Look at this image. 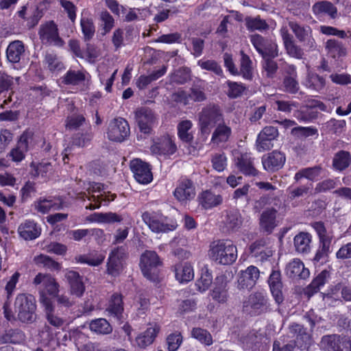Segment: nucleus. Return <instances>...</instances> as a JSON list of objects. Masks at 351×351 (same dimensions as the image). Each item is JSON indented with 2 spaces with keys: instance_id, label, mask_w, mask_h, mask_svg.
<instances>
[{
  "instance_id": "obj_38",
  "label": "nucleus",
  "mask_w": 351,
  "mask_h": 351,
  "mask_svg": "<svg viewBox=\"0 0 351 351\" xmlns=\"http://www.w3.org/2000/svg\"><path fill=\"white\" fill-rule=\"evenodd\" d=\"M312 236L305 232H300L294 237V246L299 253L306 254L311 250Z\"/></svg>"
},
{
  "instance_id": "obj_40",
  "label": "nucleus",
  "mask_w": 351,
  "mask_h": 351,
  "mask_svg": "<svg viewBox=\"0 0 351 351\" xmlns=\"http://www.w3.org/2000/svg\"><path fill=\"white\" fill-rule=\"evenodd\" d=\"M25 52L24 45L21 40H14L10 43L6 50V56L9 62L17 63L21 55Z\"/></svg>"
},
{
  "instance_id": "obj_5",
  "label": "nucleus",
  "mask_w": 351,
  "mask_h": 351,
  "mask_svg": "<svg viewBox=\"0 0 351 351\" xmlns=\"http://www.w3.org/2000/svg\"><path fill=\"white\" fill-rule=\"evenodd\" d=\"M130 129L128 121L121 117L112 119L108 128L107 135L109 140L122 142L129 136Z\"/></svg>"
},
{
  "instance_id": "obj_50",
  "label": "nucleus",
  "mask_w": 351,
  "mask_h": 351,
  "mask_svg": "<svg viewBox=\"0 0 351 351\" xmlns=\"http://www.w3.org/2000/svg\"><path fill=\"white\" fill-rule=\"evenodd\" d=\"M176 278L180 282H186L193 278V269L190 265H178L176 267Z\"/></svg>"
},
{
  "instance_id": "obj_46",
  "label": "nucleus",
  "mask_w": 351,
  "mask_h": 351,
  "mask_svg": "<svg viewBox=\"0 0 351 351\" xmlns=\"http://www.w3.org/2000/svg\"><path fill=\"white\" fill-rule=\"evenodd\" d=\"M240 70L241 74L243 78L251 80L253 77L252 61L249 56L245 54L243 51H241Z\"/></svg>"
},
{
  "instance_id": "obj_43",
  "label": "nucleus",
  "mask_w": 351,
  "mask_h": 351,
  "mask_svg": "<svg viewBox=\"0 0 351 351\" xmlns=\"http://www.w3.org/2000/svg\"><path fill=\"white\" fill-rule=\"evenodd\" d=\"M117 195L114 193H110V192H104L99 195H91L88 197V200L93 202L89 205L86 206V209L95 210L99 208L102 204L108 205L111 201H113L116 198Z\"/></svg>"
},
{
  "instance_id": "obj_36",
  "label": "nucleus",
  "mask_w": 351,
  "mask_h": 351,
  "mask_svg": "<svg viewBox=\"0 0 351 351\" xmlns=\"http://www.w3.org/2000/svg\"><path fill=\"white\" fill-rule=\"evenodd\" d=\"M20 236L25 240H32L40 234V229L32 221H26L18 228Z\"/></svg>"
},
{
  "instance_id": "obj_32",
  "label": "nucleus",
  "mask_w": 351,
  "mask_h": 351,
  "mask_svg": "<svg viewBox=\"0 0 351 351\" xmlns=\"http://www.w3.org/2000/svg\"><path fill=\"white\" fill-rule=\"evenodd\" d=\"M323 172L324 169L320 165L311 167L302 168L295 173L294 180L298 182L302 178H306L309 181L314 182L321 177Z\"/></svg>"
},
{
  "instance_id": "obj_18",
  "label": "nucleus",
  "mask_w": 351,
  "mask_h": 351,
  "mask_svg": "<svg viewBox=\"0 0 351 351\" xmlns=\"http://www.w3.org/2000/svg\"><path fill=\"white\" fill-rule=\"evenodd\" d=\"M34 284L36 285H42L43 289H39V294L41 291H44L46 297L47 294L56 297L59 291L58 284L55 279L49 275L43 274L39 273L34 279ZM40 300V298L39 299Z\"/></svg>"
},
{
  "instance_id": "obj_54",
  "label": "nucleus",
  "mask_w": 351,
  "mask_h": 351,
  "mask_svg": "<svg viewBox=\"0 0 351 351\" xmlns=\"http://www.w3.org/2000/svg\"><path fill=\"white\" fill-rule=\"evenodd\" d=\"M305 85L308 88L320 91L325 86V79L316 73H308Z\"/></svg>"
},
{
  "instance_id": "obj_25",
  "label": "nucleus",
  "mask_w": 351,
  "mask_h": 351,
  "mask_svg": "<svg viewBox=\"0 0 351 351\" xmlns=\"http://www.w3.org/2000/svg\"><path fill=\"white\" fill-rule=\"evenodd\" d=\"M268 283L276 302L278 304H281L284 300V297L282 291V282L280 271H272L269 277Z\"/></svg>"
},
{
  "instance_id": "obj_16",
  "label": "nucleus",
  "mask_w": 351,
  "mask_h": 351,
  "mask_svg": "<svg viewBox=\"0 0 351 351\" xmlns=\"http://www.w3.org/2000/svg\"><path fill=\"white\" fill-rule=\"evenodd\" d=\"M33 133L30 131H25L21 136L16 147L12 149L9 155L14 162H21L25 158V153L29 149L32 144Z\"/></svg>"
},
{
  "instance_id": "obj_60",
  "label": "nucleus",
  "mask_w": 351,
  "mask_h": 351,
  "mask_svg": "<svg viewBox=\"0 0 351 351\" xmlns=\"http://www.w3.org/2000/svg\"><path fill=\"white\" fill-rule=\"evenodd\" d=\"M282 86L284 90L290 94H295L300 89L299 83L293 76L285 75Z\"/></svg>"
},
{
  "instance_id": "obj_31",
  "label": "nucleus",
  "mask_w": 351,
  "mask_h": 351,
  "mask_svg": "<svg viewBox=\"0 0 351 351\" xmlns=\"http://www.w3.org/2000/svg\"><path fill=\"white\" fill-rule=\"evenodd\" d=\"M343 337L337 334L324 335L319 343L320 348L324 351H341Z\"/></svg>"
},
{
  "instance_id": "obj_20",
  "label": "nucleus",
  "mask_w": 351,
  "mask_h": 351,
  "mask_svg": "<svg viewBox=\"0 0 351 351\" xmlns=\"http://www.w3.org/2000/svg\"><path fill=\"white\" fill-rule=\"evenodd\" d=\"M254 160L250 154H241L237 157L235 164L239 171L245 176L255 177L259 174V171L254 167Z\"/></svg>"
},
{
  "instance_id": "obj_27",
  "label": "nucleus",
  "mask_w": 351,
  "mask_h": 351,
  "mask_svg": "<svg viewBox=\"0 0 351 351\" xmlns=\"http://www.w3.org/2000/svg\"><path fill=\"white\" fill-rule=\"evenodd\" d=\"M231 135V128L226 124L225 121H223L215 127V129L212 133L210 143L216 145H219L221 143H225L228 142Z\"/></svg>"
},
{
  "instance_id": "obj_41",
  "label": "nucleus",
  "mask_w": 351,
  "mask_h": 351,
  "mask_svg": "<svg viewBox=\"0 0 351 351\" xmlns=\"http://www.w3.org/2000/svg\"><path fill=\"white\" fill-rule=\"evenodd\" d=\"M26 336L23 330L19 328H10L5 331L1 337V341L4 343H22L25 341Z\"/></svg>"
},
{
  "instance_id": "obj_45",
  "label": "nucleus",
  "mask_w": 351,
  "mask_h": 351,
  "mask_svg": "<svg viewBox=\"0 0 351 351\" xmlns=\"http://www.w3.org/2000/svg\"><path fill=\"white\" fill-rule=\"evenodd\" d=\"M312 10L315 15L328 14L331 18H335L337 12V8L330 1H323L315 3Z\"/></svg>"
},
{
  "instance_id": "obj_9",
  "label": "nucleus",
  "mask_w": 351,
  "mask_h": 351,
  "mask_svg": "<svg viewBox=\"0 0 351 351\" xmlns=\"http://www.w3.org/2000/svg\"><path fill=\"white\" fill-rule=\"evenodd\" d=\"M136 121L139 130L144 134H150L156 122L154 111L147 107H142L135 112Z\"/></svg>"
},
{
  "instance_id": "obj_48",
  "label": "nucleus",
  "mask_w": 351,
  "mask_h": 351,
  "mask_svg": "<svg viewBox=\"0 0 351 351\" xmlns=\"http://www.w3.org/2000/svg\"><path fill=\"white\" fill-rule=\"evenodd\" d=\"M193 123L189 120L182 121L178 125V134L179 138L183 141L187 143L191 144L193 143V134L190 132Z\"/></svg>"
},
{
  "instance_id": "obj_59",
  "label": "nucleus",
  "mask_w": 351,
  "mask_h": 351,
  "mask_svg": "<svg viewBox=\"0 0 351 351\" xmlns=\"http://www.w3.org/2000/svg\"><path fill=\"white\" fill-rule=\"evenodd\" d=\"M81 27L86 42L89 41L95 35V27L92 20L88 19H81Z\"/></svg>"
},
{
  "instance_id": "obj_58",
  "label": "nucleus",
  "mask_w": 351,
  "mask_h": 351,
  "mask_svg": "<svg viewBox=\"0 0 351 351\" xmlns=\"http://www.w3.org/2000/svg\"><path fill=\"white\" fill-rule=\"evenodd\" d=\"M191 336L202 343L210 346L213 343V338L210 332L201 328H194L191 330Z\"/></svg>"
},
{
  "instance_id": "obj_62",
  "label": "nucleus",
  "mask_w": 351,
  "mask_h": 351,
  "mask_svg": "<svg viewBox=\"0 0 351 351\" xmlns=\"http://www.w3.org/2000/svg\"><path fill=\"white\" fill-rule=\"evenodd\" d=\"M100 20L101 21V26L104 29L103 34L105 35L110 32L114 25V20L113 17L107 11H103L100 14Z\"/></svg>"
},
{
  "instance_id": "obj_19",
  "label": "nucleus",
  "mask_w": 351,
  "mask_h": 351,
  "mask_svg": "<svg viewBox=\"0 0 351 351\" xmlns=\"http://www.w3.org/2000/svg\"><path fill=\"white\" fill-rule=\"evenodd\" d=\"M40 303L44 307L48 323L57 328H60L64 324V319L55 315L53 303L50 298L45 296L44 291L40 292Z\"/></svg>"
},
{
  "instance_id": "obj_53",
  "label": "nucleus",
  "mask_w": 351,
  "mask_h": 351,
  "mask_svg": "<svg viewBox=\"0 0 351 351\" xmlns=\"http://www.w3.org/2000/svg\"><path fill=\"white\" fill-rule=\"evenodd\" d=\"M93 220L98 223H112L121 222L123 220L121 216L115 213H95L92 215Z\"/></svg>"
},
{
  "instance_id": "obj_12",
  "label": "nucleus",
  "mask_w": 351,
  "mask_h": 351,
  "mask_svg": "<svg viewBox=\"0 0 351 351\" xmlns=\"http://www.w3.org/2000/svg\"><path fill=\"white\" fill-rule=\"evenodd\" d=\"M289 26L294 33L297 39L308 49H314L316 43L312 35V29L309 26H302L295 21H289Z\"/></svg>"
},
{
  "instance_id": "obj_39",
  "label": "nucleus",
  "mask_w": 351,
  "mask_h": 351,
  "mask_svg": "<svg viewBox=\"0 0 351 351\" xmlns=\"http://www.w3.org/2000/svg\"><path fill=\"white\" fill-rule=\"evenodd\" d=\"M159 330L160 326L156 324L149 327L144 332L136 337V343L141 348H145L152 344Z\"/></svg>"
},
{
  "instance_id": "obj_51",
  "label": "nucleus",
  "mask_w": 351,
  "mask_h": 351,
  "mask_svg": "<svg viewBox=\"0 0 351 351\" xmlns=\"http://www.w3.org/2000/svg\"><path fill=\"white\" fill-rule=\"evenodd\" d=\"M245 26L249 31L254 32L256 30L263 31L269 28L267 22L261 19L260 16L252 17L247 16L245 19Z\"/></svg>"
},
{
  "instance_id": "obj_15",
  "label": "nucleus",
  "mask_w": 351,
  "mask_h": 351,
  "mask_svg": "<svg viewBox=\"0 0 351 351\" xmlns=\"http://www.w3.org/2000/svg\"><path fill=\"white\" fill-rule=\"evenodd\" d=\"M289 332L292 337H295L293 341L301 349L304 350L311 345V335L306 331L303 325L293 322L288 327Z\"/></svg>"
},
{
  "instance_id": "obj_6",
  "label": "nucleus",
  "mask_w": 351,
  "mask_h": 351,
  "mask_svg": "<svg viewBox=\"0 0 351 351\" xmlns=\"http://www.w3.org/2000/svg\"><path fill=\"white\" fill-rule=\"evenodd\" d=\"M143 219L152 231L160 233L167 232L176 229V223L167 221V218L159 217L156 213L145 212L143 214Z\"/></svg>"
},
{
  "instance_id": "obj_3",
  "label": "nucleus",
  "mask_w": 351,
  "mask_h": 351,
  "mask_svg": "<svg viewBox=\"0 0 351 351\" xmlns=\"http://www.w3.org/2000/svg\"><path fill=\"white\" fill-rule=\"evenodd\" d=\"M224 121L221 109L218 105L209 104L199 113V125L201 132L208 134L211 130Z\"/></svg>"
},
{
  "instance_id": "obj_37",
  "label": "nucleus",
  "mask_w": 351,
  "mask_h": 351,
  "mask_svg": "<svg viewBox=\"0 0 351 351\" xmlns=\"http://www.w3.org/2000/svg\"><path fill=\"white\" fill-rule=\"evenodd\" d=\"M331 241L332 239H324L319 241V246L313 259L315 263L323 265L328 261L329 254L331 252Z\"/></svg>"
},
{
  "instance_id": "obj_14",
  "label": "nucleus",
  "mask_w": 351,
  "mask_h": 351,
  "mask_svg": "<svg viewBox=\"0 0 351 351\" xmlns=\"http://www.w3.org/2000/svg\"><path fill=\"white\" fill-rule=\"evenodd\" d=\"M285 161V154L278 150L272 151L262 157L263 168L268 172H275L282 169Z\"/></svg>"
},
{
  "instance_id": "obj_10",
  "label": "nucleus",
  "mask_w": 351,
  "mask_h": 351,
  "mask_svg": "<svg viewBox=\"0 0 351 351\" xmlns=\"http://www.w3.org/2000/svg\"><path fill=\"white\" fill-rule=\"evenodd\" d=\"M130 169L135 180L140 184H146L153 180L149 165L139 158L130 162Z\"/></svg>"
},
{
  "instance_id": "obj_56",
  "label": "nucleus",
  "mask_w": 351,
  "mask_h": 351,
  "mask_svg": "<svg viewBox=\"0 0 351 351\" xmlns=\"http://www.w3.org/2000/svg\"><path fill=\"white\" fill-rule=\"evenodd\" d=\"M34 263L39 266H43L53 270H59L60 265L58 263L52 260L49 256L44 254L36 256L34 258Z\"/></svg>"
},
{
  "instance_id": "obj_34",
  "label": "nucleus",
  "mask_w": 351,
  "mask_h": 351,
  "mask_svg": "<svg viewBox=\"0 0 351 351\" xmlns=\"http://www.w3.org/2000/svg\"><path fill=\"white\" fill-rule=\"evenodd\" d=\"M198 198L199 204L205 209H210L223 202V197L221 195L215 194L210 191H203Z\"/></svg>"
},
{
  "instance_id": "obj_64",
  "label": "nucleus",
  "mask_w": 351,
  "mask_h": 351,
  "mask_svg": "<svg viewBox=\"0 0 351 351\" xmlns=\"http://www.w3.org/2000/svg\"><path fill=\"white\" fill-rule=\"evenodd\" d=\"M182 342L180 332L170 334L167 338V343L169 351H176Z\"/></svg>"
},
{
  "instance_id": "obj_1",
  "label": "nucleus",
  "mask_w": 351,
  "mask_h": 351,
  "mask_svg": "<svg viewBox=\"0 0 351 351\" xmlns=\"http://www.w3.org/2000/svg\"><path fill=\"white\" fill-rule=\"evenodd\" d=\"M208 254L216 263L228 265L237 260V249L230 241L218 240L210 244Z\"/></svg>"
},
{
  "instance_id": "obj_47",
  "label": "nucleus",
  "mask_w": 351,
  "mask_h": 351,
  "mask_svg": "<svg viewBox=\"0 0 351 351\" xmlns=\"http://www.w3.org/2000/svg\"><path fill=\"white\" fill-rule=\"evenodd\" d=\"M89 328L91 331L101 335H108L112 331L111 325L104 318H98L92 320L89 324Z\"/></svg>"
},
{
  "instance_id": "obj_30",
  "label": "nucleus",
  "mask_w": 351,
  "mask_h": 351,
  "mask_svg": "<svg viewBox=\"0 0 351 351\" xmlns=\"http://www.w3.org/2000/svg\"><path fill=\"white\" fill-rule=\"evenodd\" d=\"M286 274L291 278H300L305 279L309 276V270L304 267L300 259H293L286 267Z\"/></svg>"
},
{
  "instance_id": "obj_49",
  "label": "nucleus",
  "mask_w": 351,
  "mask_h": 351,
  "mask_svg": "<svg viewBox=\"0 0 351 351\" xmlns=\"http://www.w3.org/2000/svg\"><path fill=\"white\" fill-rule=\"evenodd\" d=\"M326 48L328 54L334 58L344 56L346 49L342 43L335 39H330L326 42Z\"/></svg>"
},
{
  "instance_id": "obj_28",
  "label": "nucleus",
  "mask_w": 351,
  "mask_h": 351,
  "mask_svg": "<svg viewBox=\"0 0 351 351\" xmlns=\"http://www.w3.org/2000/svg\"><path fill=\"white\" fill-rule=\"evenodd\" d=\"M276 213V209L269 208H267L261 214L260 218V227L265 232L270 234L277 226Z\"/></svg>"
},
{
  "instance_id": "obj_2",
  "label": "nucleus",
  "mask_w": 351,
  "mask_h": 351,
  "mask_svg": "<svg viewBox=\"0 0 351 351\" xmlns=\"http://www.w3.org/2000/svg\"><path fill=\"white\" fill-rule=\"evenodd\" d=\"M14 308L17 317L21 322L32 324L36 320V302L32 295L18 294L14 301Z\"/></svg>"
},
{
  "instance_id": "obj_7",
  "label": "nucleus",
  "mask_w": 351,
  "mask_h": 351,
  "mask_svg": "<svg viewBox=\"0 0 351 351\" xmlns=\"http://www.w3.org/2000/svg\"><path fill=\"white\" fill-rule=\"evenodd\" d=\"M267 308V300L261 292H254L250 295L247 300L243 303L244 311L252 315H259Z\"/></svg>"
},
{
  "instance_id": "obj_23",
  "label": "nucleus",
  "mask_w": 351,
  "mask_h": 351,
  "mask_svg": "<svg viewBox=\"0 0 351 351\" xmlns=\"http://www.w3.org/2000/svg\"><path fill=\"white\" fill-rule=\"evenodd\" d=\"M174 195L180 202H184L194 198L195 191L193 182L188 179L182 180L174 191Z\"/></svg>"
},
{
  "instance_id": "obj_24",
  "label": "nucleus",
  "mask_w": 351,
  "mask_h": 351,
  "mask_svg": "<svg viewBox=\"0 0 351 351\" xmlns=\"http://www.w3.org/2000/svg\"><path fill=\"white\" fill-rule=\"evenodd\" d=\"M280 34L283 40L285 47L287 53L291 57L298 59L302 58L304 55L303 50L298 46L294 40L292 35H291L286 27H282L280 29Z\"/></svg>"
},
{
  "instance_id": "obj_52",
  "label": "nucleus",
  "mask_w": 351,
  "mask_h": 351,
  "mask_svg": "<svg viewBox=\"0 0 351 351\" xmlns=\"http://www.w3.org/2000/svg\"><path fill=\"white\" fill-rule=\"evenodd\" d=\"M226 84L227 86L226 95L231 99L241 97L246 90V86L241 82L228 80Z\"/></svg>"
},
{
  "instance_id": "obj_44",
  "label": "nucleus",
  "mask_w": 351,
  "mask_h": 351,
  "mask_svg": "<svg viewBox=\"0 0 351 351\" xmlns=\"http://www.w3.org/2000/svg\"><path fill=\"white\" fill-rule=\"evenodd\" d=\"M351 164V154L349 152L341 150L337 152L332 159V167L338 171H343Z\"/></svg>"
},
{
  "instance_id": "obj_13",
  "label": "nucleus",
  "mask_w": 351,
  "mask_h": 351,
  "mask_svg": "<svg viewBox=\"0 0 351 351\" xmlns=\"http://www.w3.org/2000/svg\"><path fill=\"white\" fill-rule=\"evenodd\" d=\"M278 136V130L274 126H266L258 134L256 149L259 152L269 150L274 147L273 141Z\"/></svg>"
},
{
  "instance_id": "obj_63",
  "label": "nucleus",
  "mask_w": 351,
  "mask_h": 351,
  "mask_svg": "<svg viewBox=\"0 0 351 351\" xmlns=\"http://www.w3.org/2000/svg\"><path fill=\"white\" fill-rule=\"evenodd\" d=\"M213 282V276L208 271L202 274L201 277L196 282V286L199 291L207 290Z\"/></svg>"
},
{
  "instance_id": "obj_35",
  "label": "nucleus",
  "mask_w": 351,
  "mask_h": 351,
  "mask_svg": "<svg viewBox=\"0 0 351 351\" xmlns=\"http://www.w3.org/2000/svg\"><path fill=\"white\" fill-rule=\"evenodd\" d=\"M62 83L67 86H78L86 80V72L82 70L69 69L61 78Z\"/></svg>"
},
{
  "instance_id": "obj_61",
  "label": "nucleus",
  "mask_w": 351,
  "mask_h": 351,
  "mask_svg": "<svg viewBox=\"0 0 351 351\" xmlns=\"http://www.w3.org/2000/svg\"><path fill=\"white\" fill-rule=\"evenodd\" d=\"M213 167L218 172L223 171L227 166V158L225 154H215L211 158Z\"/></svg>"
},
{
  "instance_id": "obj_4",
  "label": "nucleus",
  "mask_w": 351,
  "mask_h": 351,
  "mask_svg": "<svg viewBox=\"0 0 351 351\" xmlns=\"http://www.w3.org/2000/svg\"><path fill=\"white\" fill-rule=\"evenodd\" d=\"M161 264L158 254L154 251H145L141 257V268L143 276L152 282L158 280L157 267Z\"/></svg>"
},
{
  "instance_id": "obj_29",
  "label": "nucleus",
  "mask_w": 351,
  "mask_h": 351,
  "mask_svg": "<svg viewBox=\"0 0 351 351\" xmlns=\"http://www.w3.org/2000/svg\"><path fill=\"white\" fill-rule=\"evenodd\" d=\"M223 223L227 231L233 232L241 227L243 218L239 210H231L226 212Z\"/></svg>"
},
{
  "instance_id": "obj_55",
  "label": "nucleus",
  "mask_w": 351,
  "mask_h": 351,
  "mask_svg": "<svg viewBox=\"0 0 351 351\" xmlns=\"http://www.w3.org/2000/svg\"><path fill=\"white\" fill-rule=\"evenodd\" d=\"M197 65L204 70L213 72L217 75H223V73L221 66L214 60H199L197 62Z\"/></svg>"
},
{
  "instance_id": "obj_33",
  "label": "nucleus",
  "mask_w": 351,
  "mask_h": 351,
  "mask_svg": "<svg viewBox=\"0 0 351 351\" xmlns=\"http://www.w3.org/2000/svg\"><path fill=\"white\" fill-rule=\"evenodd\" d=\"M250 250L252 256L260 261H264L272 256V251L266 246L265 239H260L254 242L250 245Z\"/></svg>"
},
{
  "instance_id": "obj_17",
  "label": "nucleus",
  "mask_w": 351,
  "mask_h": 351,
  "mask_svg": "<svg viewBox=\"0 0 351 351\" xmlns=\"http://www.w3.org/2000/svg\"><path fill=\"white\" fill-rule=\"evenodd\" d=\"M260 271L253 265H250L245 270L241 271L238 279V288L239 289L250 290L256 285L259 278Z\"/></svg>"
},
{
  "instance_id": "obj_8",
  "label": "nucleus",
  "mask_w": 351,
  "mask_h": 351,
  "mask_svg": "<svg viewBox=\"0 0 351 351\" xmlns=\"http://www.w3.org/2000/svg\"><path fill=\"white\" fill-rule=\"evenodd\" d=\"M125 254V247L123 246L115 247L111 251L107 262V273L109 275L117 276L120 274Z\"/></svg>"
},
{
  "instance_id": "obj_42",
  "label": "nucleus",
  "mask_w": 351,
  "mask_h": 351,
  "mask_svg": "<svg viewBox=\"0 0 351 351\" xmlns=\"http://www.w3.org/2000/svg\"><path fill=\"white\" fill-rule=\"evenodd\" d=\"M330 278V272L327 270H323L311 282L306 288V293L311 296L317 293L320 288L323 287Z\"/></svg>"
},
{
  "instance_id": "obj_22",
  "label": "nucleus",
  "mask_w": 351,
  "mask_h": 351,
  "mask_svg": "<svg viewBox=\"0 0 351 351\" xmlns=\"http://www.w3.org/2000/svg\"><path fill=\"white\" fill-rule=\"evenodd\" d=\"M123 296L119 293H114L109 301L106 308L108 316L113 317L117 322L121 323L123 320Z\"/></svg>"
},
{
  "instance_id": "obj_57",
  "label": "nucleus",
  "mask_w": 351,
  "mask_h": 351,
  "mask_svg": "<svg viewBox=\"0 0 351 351\" xmlns=\"http://www.w3.org/2000/svg\"><path fill=\"white\" fill-rule=\"evenodd\" d=\"M44 62L51 71H60L63 68L62 62L53 52H47Z\"/></svg>"
},
{
  "instance_id": "obj_21",
  "label": "nucleus",
  "mask_w": 351,
  "mask_h": 351,
  "mask_svg": "<svg viewBox=\"0 0 351 351\" xmlns=\"http://www.w3.org/2000/svg\"><path fill=\"white\" fill-rule=\"evenodd\" d=\"M228 289L227 278L221 275L216 278L215 287L210 294L213 300L223 304L228 300Z\"/></svg>"
},
{
  "instance_id": "obj_11",
  "label": "nucleus",
  "mask_w": 351,
  "mask_h": 351,
  "mask_svg": "<svg viewBox=\"0 0 351 351\" xmlns=\"http://www.w3.org/2000/svg\"><path fill=\"white\" fill-rule=\"evenodd\" d=\"M39 36L43 44L62 46L63 40L60 38L57 25L53 21L42 25L39 30Z\"/></svg>"
},
{
  "instance_id": "obj_26",
  "label": "nucleus",
  "mask_w": 351,
  "mask_h": 351,
  "mask_svg": "<svg viewBox=\"0 0 351 351\" xmlns=\"http://www.w3.org/2000/svg\"><path fill=\"white\" fill-rule=\"evenodd\" d=\"M151 152L154 154L165 156L173 154L176 151V146L169 137H163L151 146Z\"/></svg>"
}]
</instances>
